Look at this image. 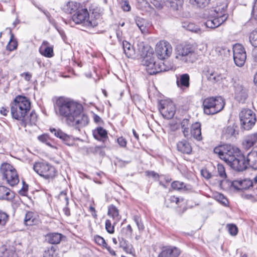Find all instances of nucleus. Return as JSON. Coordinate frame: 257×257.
I'll use <instances>...</instances> for the list:
<instances>
[{
	"mask_svg": "<svg viewBox=\"0 0 257 257\" xmlns=\"http://www.w3.org/2000/svg\"><path fill=\"white\" fill-rule=\"evenodd\" d=\"M14 196V193L9 188L4 186H0V200L10 201Z\"/></svg>",
	"mask_w": 257,
	"mask_h": 257,
	"instance_id": "obj_22",
	"label": "nucleus"
},
{
	"mask_svg": "<svg viewBox=\"0 0 257 257\" xmlns=\"http://www.w3.org/2000/svg\"><path fill=\"white\" fill-rule=\"evenodd\" d=\"M89 15L86 9L83 8L81 6L72 16V20L76 24H83L85 25L87 20L89 19Z\"/></svg>",
	"mask_w": 257,
	"mask_h": 257,
	"instance_id": "obj_12",
	"label": "nucleus"
},
{
	"mask_svg": "<svg viewBox=\"0 0 257 257\" xmlns=\"http://www.w3.org/2000/svg\"><path fill=\"white\" fill-rule=\"evenodd\" d=\"M0 257H18L15 247L13 246H4L0 251Z\"/></svg>",
	"mask_w": 257,
	"mask_h": 257,
	"instance_id": "obj_23",
	"label": "nucleus"
},
{
	"mask_svg": "<svg viewBox=\"0 0 257 257\" xmlns=\"http://www.w3.org/2000/svg\"><path fill=\"white\" fill-rule=\"evenodd\" d=\"M156 54L160 60H164L168 58L172 52L171 45L166 41H161L158 42L156 46Z\"/></svg>",
	"mask_w": 257,
	"mask_h": 257,
	"instance_id": "obj_8",
	"label": "nucleus"
},
{
	"mask_svg": "<svg viewBox=\"0 0 257 257\" xmlns=\"http://www.w3.org/2000/svg\"><path fill=\"white\" fill-rule=\"evenodd\" d=\"M207 79L212 83H217L219 82L222 77L220 74L214 71L208 72L207 74Z\"/></svg>",
	"mask_w": 257,
	"mask_h": 257,
	"instance_id": "obj_37",
	"label": "nucleus"
},
{
	"mask_svg": "<svg viewBox=\"0 0 257 257\" xmlns=\"http://www.w3.org/2000/svg\"><path fill=\"white\" fill-rule=\"evenodd\" d=\"M233 60L235 65L238 67H242L246 60V52L243 46L239 44L233 45Z\"/></svg>",
	"mask_w": 257,
	"mask_h": 257,
	"instance_id": "obj_9",
	"label": "nucleus"
},
{
	"mask_svg": "<svg viewBox=\"0 0 257 257\" xmlns=\"http://www.w3.org/2000/svg\"><path fill=\"white\" fill-rule=\"evenodd\" d=\"M117 142L120 147L124 148L126 147L127 144L126 140L122 137H119L117 139Z\"/></svg>",
	"mask_w": 257,
	"mask_h": 257,
	"instance_id": "obj_58",
	"label": "nucleus"
},
{
	"mask_svg": "<svg viewBox=\"0 0 257 257\" xmlns=\"http://www.w3.org/2000/svg\"><path fill=\"white\" fill-rule=\"evenodd\" d=\"M91 17H94L95 20H98L100 18V13L97 11V10H93L91 16Z\"/></svg>",
	"mask_w": 257,
	"mask_h": 257,
	"instance_id": "obj_62",
	"label": "nucleus"
},
{
	"mask_svg": "<svg viewBox=\"0 0 257 257\" xmlns=\"http://www.w3.org/2000/svg\"><path fill=\"white\" fill-rule=\"evenodd\" d=\"M0 173L3 180H5L10 186H14L19 182L17 171L11 164H3L0 168Z\"/></svg>",
	"mask_w": 257,
	"mask_h": 257,
	"instance_id": "obj_6",
	"label": "nucleus"
},
{
	"mask_svg": "<svg viewBox=\"0 0 257 257\" xmlns=\"http://www.w3.org/2000/svg\"><path fill=\"white\" fill-rule=\"evenodd\" d=\"M232 186L236 190H243L253 186L252 182L250 179L236 180L232 181Z\"/></svg>",
	"mask_w": 257,
	"mask_h": 257,
	"instance_id": "obj_19",
	"label": "nucleus"
},
{
	"mask_svg": "<svg viewBox=\"0 0 257 257\" xmlns=\"http://www.w3.org/2000/svg\"><path fill=\"white\" fill-rule=\"evenodd\" d=\"M180 253V250L175 246H164L158 257H177Z\"/></svg>",
	"mask_w": 257,
	"mask_h": 257,
	"instance_id": "obj_15",
	"label": "nucleus"
},
{
	"mask_svg": "<svg viewBox=\"0 0 257 257\" xmlns=\"http://www.w3.org/2000/svg\"><path fill=\"white\" fill-rule=\"evenodd\" d=\"M176 84L177 86L182 89L188 88L190 86V76L189 74L185 73L178 76Z\"/></svg>",
	"mask_w": 257,
	"mask_h": 257,
	"instance_id": "obj_21",
	"label": "nucleus"
},
{
	"mask_svg": "<svg viewBox=\"0 0 257 257\" xmlns=\"http://www.w3.org/2000/svg\"><path fill=\"white\" fill-rule=\"evenodd\" d=\"M56 175V170L55 168L50 165L48 166V169L46 170L45 175L43 177L46 179L53 178Z\"/></svg>",
	"mask_w": 257,
	"mask_h": 257,
	"instance_id": "obj_39",
	"label": "nucleus"
},
{
	"mask_svg": "<svg viewBox=\"0 0 257 257\" xmlns=\"http://www.w3.org/2000/svg\"><path fill=\"white\" fill-rule=\"evenodd\" d=\"M39 52L46 57H52L54 56L53 46L50 45L48 42L44 41L39 48Z\"/></svg>",
	"mask_w": 257,
	"mask_h": 257,
	"instance_id": "obj_20",
	"label": "nucleus"
},
{
	"mask_svg": "<svg viewBox=\"0 0 257 257\" xmlns=\"http://www.w3.org/2000/svg\"><path fill=\"white\" fill-rule=\"evenodd\" d=\"M252 56L254 62L257 63V48H254L252 51Z\"/></svg>",
	"mask_w": 257,
	"mask_h": 257,
	"instance_id": "obj_63",
	"label": "nucleus"
},
{
	"mask_svg": "<svg viewBox=\"0 0 257 257\" xmlns=\"http://www.w3.org/2000/svg\"><path fill=\"white\" fill-rule=\"evenodd\" d=\"M43 257H59L56 247L51 246L48 248L44 253Z\"/></svg>",
	"mask_w": 257,
	"mask_h": 257,
	"instance_id": "obj_41",
	"label": "nucleus"
},
{
	"mask_svg": "<svg viewBox=\"0 0 257 257\" xmlns=\"http://www.w3.org/2000/svg\"><path fill=\"white\" fill-rule=\"evenodd\" d=\"M160 111L164 116L167 119L172 118L175 112V107L173 103H169L166 105L162 104L161 107L160 108Z\"/></svg>",
	"mask_w": 257,
	"mask_h": 257,
	"instance_id": "obj_16",
	"label": "nucleus"
},
{
	"mask_svg": "<svg viewBox=\"0 0 257 257\" xmlns=\"http://www.w3.org/2000/svg\"><path fill=\"white\" fill-rule=\"evenodd\" d=\"M227 7L226 3L222 0L219 2V5H217L213 10L210 11L209 16L205 23L206 27L210 29H215L222 23L227 19L228 16L225 14Z\"/></svg>",
	"mask_w": 257,
	"mask_h": 257,
	"instance_id": "obj_4",
	"label": "nucleus"
},
{
	"mask_svg": "<svg viewBox=\"0 0 257 257\" xmlns=\"http://www.w3.org/2000/svg\"><path fill=\"white\" fill-rule=\"evenodd\" d=\"M17 47V43L16 41H13L12 39L8 44L7 48L10 51H13Z\"/></svg>",
	"mask_w": 257,
	"mask_h": 257,
	"instance_id": "obj_55",
	"label": "nucleus"
},
{
	"mask_svg": "<svg viewBox=\"0 0 257 257\" xmlns=\"http://www.w3.org/2000/svg\"><path fill=\"white\" fill-rule=\"evenodd\" d=\"M122 47L124 53L127 57L132 58L135 55V50L129 42L126 41H123L122 42Z\"/></svg>",
	"mask_w": 257,
	"mask_h": 257,
	"instance_id": "obj_31",
	"label": "nucleus"
},
{
	"mask_svg": "<svg viewBox=\"0 0 257 257\" xmlns=\"http://www.w3.org/2000/svg\"><path fill=\"white\" fill-rule=\"evenodd\" d=\"M172 188L176 190L182 191L188 189L187 186L182 182L174 181L171 184Z\"/></svg>",
	"mask_w": 257,
	"mask_h": 257,
	"instance_id": "obj_40",
	"label": "nucleus"
},
{
	"mask_svg": "<svg viewBox=\"0 0 257 257\" xmlns=\"http://www.w3.org/2000/svg\"><path fill=\"white\" fill-rule=\"evenodd\" d=\"M94 137L96 139H99V137L101 138H105L107 137V133L105 130L101 127H99L96 131L93 133Z\"/></svg>",
	"mask_w": 257,
	"mask_h": 257,
	"instance_id": "obj_38",
	"label": "nucleus"
},
{
	"mask_svg": "<svg viewBox=\"0 0 257 257\" xmlns=\"http://www.w3.org/2000/svg\"><path fill=\"white\" fill-rule=\"evenodd\" d=\"M239 150L230 145L225 144V149L223 160L233 170L237 171H243L245 170L244 156L238 155Z\"/></svg>",
	"mask_w": 257,
	"mask_h": 257,
	"instance_id": "obj_3",
	"label": "nucleus"
},
{
	"mask_svg": "<svg viewBox=\"0 0 257 257\" xmlns=\"http://www.w3.org/2000/svg\"><path fill=\"white\" fill-rule=\"evenodd\" d=\"M31 109V102L26 97L18 95L11 103V112L12 117L17 119L22 120L24 127L27 125L31 126V118L27 120L25 116L30 112Z\"/></svg>",
	"mask_w": 257,
	"mask_h": 257,
	"instance_id": "obj_2",
	"label": "nucleus"
},
{
	"mask_svg": "<svg viewBox=\"0 0 257 257\" xmlns=\"http://www.w3.org/2000/svg\"><path fill=\"white\" fill-rule=\"evenodd\" d=\"M216 199L224 206H227L228 201L227 199L221 194H218L216 196Z\"/></svg>",
	"mask_w": 257,
	"mask_h": 257,
	"instance_id": "obj_52",
	"label": "nucleus"
},
{
	"mask_svg": "<svg viewBox=\"0 0 257 257\" xmlns=\"http://www.w3.org/2000/svg\"><path fill=\"white\" fill-rule=\"evenodd\" d=\"M225 149V144L216 147L214 149V153L218 155L219 157L223 160V157L224 156V152Z\"/></svg>",
	"mask_w": 257,
	"mask_h": 257,
	"instance_id": "obj_46",
	"label": "nucleus"
},
{
	"mask_svg": "<svg viewBox=\"0 0 257 257\" xmlns=\"http://www.w3.org/2000/svg\"><path fill=\"white\" fill-rule=\"evenodd\" d=\"M143 64L146 67V70L150 75H154L162 71H166L163 68V65L157 64L154 58L149 56H146L143 60Z\"/></svg>",
	"mask_w": 257,
	"mask_h": 257,
	"instance_id": "obj_10",
	"label": "nucleus"
},
{
	"mask_svg": "<svg viewBox=\"0 0 257 257\" xmlns=\"http://www.w3.org/2000/svg\"><path fill=\"white\" fill-rule=\"evenodd\" d=\"M134 220L136 222L139 230L143 231L145 229V226L141 218L138 215H135L134 216Z\"/></svg>",
	"mask_w": 257,
	"mask_h": 257,
	"instance_id": "obj_45",
	"label": "nucleus"
},
{
	"mask_svg": "<svg viewBox=\"0 0 257 257\" xmlns=\"http://www.w3.org/2000/svg\"><path fill=\"white\" fill-rule=\"evenodd\" d=\"M257 143V133L246 136L243 141V145L246 149H249Z\"/></svg>",
	"mask_w": 257,
	"mask_h": 257,
	"instance_id": "obj_26",
	"label": "nucleus"
},
{
	"mask_svg": "<svg viewBox=\"0 0 257 257\" xmlns=\"http://www.w3.org/2000/svg\"><path fill=\"white\" fill-rule=\"evenodd\" d=\"M79 3L74 2H69L62 8L63 11L68 14H74L80 8Z\"/></svg>",
	"mask_w": 257,
	"mask_h": 257,
	"instance_id": "obj_27",
	"label": "nucleus"
},
{
	"mask_svg": "<svg viewBox=\"0 0 257 257\" xmlns=\"http://www.w3.org/2000/svg\"><path fill=\"white\" fill-rule=\"evenodd\" d=\"M49 165L43 163H36L33 165V170L40 176L43 177L45 171L48 169Z\"/></svg>",
	"mask_w": 257,
	"mask_h": 257,
	"instance_id": "obj_30",
	"label": "nucleus"
},
{
	"mask_svg": "<svg viewBox=\"0 0 257 257\" xmlns=\"http://www.w3.org/2000/svg\"><path fill=\"white\" fill-rule=\"evenodd\" d=\"M217 171L219 176L222 179V180H221L218 181V182L220 183V184L221 185V183L223 182V179H225L226 177V174L225 173V168L224 166L221 164H218Z\"/></svg>",
	"mask_w": 257,
	"mask_h": 257,
	"instance_id": "obj_44",
	"label": "nucleus"
},
{
	"mask_svg": "<svg viewBox=\"0 0 257 257\" xmlns=\"http://www.w3.org/2000/svg\"><path fill=\"white\" fill-rule=\"evenodd\" d=\"M176 148L178 152L183 154L190 155L192 151L191 144L185 139L179 141L176 144Z\"/></svg>",
	"mask_w": 257,
	"mask_h": 257,
	"instance_id": "obj_17",
	"label": "nucleus"
},
{
	"mask_svg": "<svg viewBox=\"0 0 257 257\" xmlns=\"http://www.w3.org/2000/svg\"><path fill=\"white\" fill-rule=\"evenodd\" d=\"M244 163L245 169L249 165L254 170H257V151H252L247 154L246 157L244 156Z\"/></svg>",
	"mask_w": 257,
	"mask_h": 257,
	"instance_id": "obj_18",
	"label": "nucleus"
},
{
	"mask_svg": "<svg viewBox=\"0 0 257 257\" xmlns=\"http://www.w3.org/2000/svg\"><path fill=\"white\" fill-rule=\"evenodd\" d=\"M201 130V124L199 122H195L191 126L190 134L196 140L201 141L202 139Z\"/></svg>",
	"mask_w": 257,
	"mask_h": 257,
	"instance_id": "obj_25",
	"label": "nucleus"
},
{
	"mask_svg": "<svg viewBox=\"0 0 257 257\" xmlns=\"http://www.w3.org/2000/svg\"><path fill=\"white\" fill-rule=\"evenodd\" d=\"M50 131L52 134H54V135L55 137L61 139L66 144L68 145H69V142L71 140V136L64 133L60 129L50 128Z\"/></svg>",
	"mask_w": 257,
	"mask_h": 257,
	"instance_id": "obj_24",
	"label": "nucleus"
},
{
	"mask_svg": "<svg viewBox=\"0 0 257 257\" xmlns=\"http://www.w3.org/2000/svg\"><path fill=\"white\" fill-rule=\"evenodd\" d=\"M120 4L124 11L128 12L131 10V6L127 0H121Z\"/></svg>",
	"mask_w": 257,
	"mask_h": 257,
	"instance_id": "obj_54",
	"label": "nucleus"
},
{
	"mask_svg": "<svg viewBox=\"0 0 257 257\" xmlns=\"http://www.w3.org/2000/svg\"><path fill=\"white\" fill-rule=\"evenodd\" d=\"M228 231L230 235L235 236L237 234L238 229L237 226L234 224H229L228 225Z\"/></svg>",
	"mask_w": 257,
	"mask_h": 257,
	"instance_id": "obj_53",
	"label": "nucleus"
},
{
	"mask_svg": "<svg viewBox=\"0 0 257 257\" xmlns=\"http://www.w3.org/2000/svg\"><path fill=\"white\" fill-rule=\"evenodd\" d=\"M169 200L171 202H175L176 204L179 202V198L175 196H171Z\"/></svg>",
	"mask_w": 257,
	"mask_h": 257,
	"instance_id": "obj_64",
	"label": "nucleus"
},
{
	"mask_svg": "<svg viewBox=\"0 0 257 257\" xmlns=\"http://www.w3.org/2000/svg\"><path fill=\"white\" fill-rule=\"evenodd\" d=\"M38 139L41 142L46 143L49 141V138L48 135L44 134L38 136Z\"/></svg>",
	"mask_w": 257,
	"mask_h": 257,
	"instance_id": "obj_60",
	"label": "nucleus"
},
{
	"mask_svg": "<svg viewBox=\"0 0 257 257\" xmlns=\"http://www.w3.org/2000/svg\"><path fill=\"white\" fill-rule=\"evenodd\" d=\"M94 239L96 243L100 245H102L103 246L107 245V243L104 238L100 236H95Z\"/></svg>",
	"mask_w": 257,
	"mask_h": 257,
	"instance_id": "obj_57",
	"label": "nucleus"
},
{
	"mask_svg": "<svg viewBox=\"0 0 257 257\" xmlns=\"http://www.w3.org/2000/svg\"><path fill=\"white\" fill-rule=\"evenodd\" d=\"M249 41L252 46L257 47V30H254L250 34Z\"/></svg>",
	"mask_w": 257,
	"mask_h": 257,
	"instance_id": "obj_47",
	"label": "nucleus"
},
{
	"mask_svg": "<svg viewBox=\"0 0 257 257\" xmlns=\"http://www.w3.org/2000/svg\"><path fill=\"white\" fill-rule=\"evenodd\" d=\"M215 51L220 56H227L229 53V50L223 47H216Z\"/></svg>",
	"mask_w": 257,
	"mask_h": 257,
	"instance_id": "obj_48",
	"label": "nucleus"
},
{
	"mask_svg": "<svg viewBox=\"0 0 257 257\" xmlns=\"http://www.w3.org/2000/svg\"><path fill=\"white\" fill-rule=\"evenodd\" d=\"M202 176L206 179H209L213 178L214 175L211 174L207 169H202L201 171Z\"/></svg>",
	"mask_w": 257,
	"mask_h": 257,
	"instance_id": "obj_56",
	"label": "nucleus"
},
{
	"mask_svg": "<svg viewBox=\"0 0 257 257\" xmlns=\"http://www.w3.org/2000/svg\"><path fill=\"white\" fill-rule=\"evenodd\" d=\"M182 133L185 138H188L190 136L189 126L190 123L188 119H183L180 122Z\"/></svg>",
	"mask_w": 257,
	"mask_h": 257,
	"instance_id": "obj_36",
	"label": "nucleus"
},
{
	"mask_svg": "<svg viewBox=\"0 0 257 257\" xmlns=\"http://www.w3.org/2000/svg\"><path fill=\"white\" fill-rule=\"evenodd\" d=\"M225 105L223 99L221 96L210 97L203 102L204 112L207 115L216 114L221 111Z\"/></svg>",
	"mask_w": 257,
	"mask_h": 257,
	"instance_id": "obj_5",
	"label": "nucleus"
},
{
	"mask_svg": "<svg viewBox=\"0 0 257 257\" xmlns=\"http://www.w3.org/2000/svg\"><path fill=\"white\" fill-rule=\"evenodd\" d=\"M32 212L28 211L27 212L24 219V223L26 225H32Z\"/></svg>",
	"mask_w": 257,
	"mask_h": 257,
	"instance_id": "obj_51",
	"label": "nucleus"
},
{
	"mask_svg": "<svg viewBox=\"0 0 257 257\" xmlns=\"http://www.w3.org/2000/svg\"><path fill=\"white\" fill-rule=\"evenodd\" d=\"M9 215L0 209V227L4 226L9 220Z\"/></svg>",
	"mask_w": 257,
	"mask_h": 257,
	"instance_id": "obj_43",
	"label": "nucleus"
},
{
	"mask_svg": "<svg viewBox=\"0 0 257 257\" xmlns=\"http://www.w3.org/2000/svg\"><path fill=\"white\" fill-rule=\"evenodd\" d=\"M252 14L255 19H257V0L255 1L252 8Z\"/></svg>",
	"mask_w": 257,
	"mask_h": 257,
	"instance_id": "obj_61",
	"label": "nucleus"
},
{
	"mask_svg": "<svg viewBox=\"0 0 257 257\" xmlns=\"http://www.w3.org/2000/svg\"><path fill=\"white\" fill-rule=\"evenodd\" d=\"M108 215L114 220L113 224H116L121 219L118 209L113 205H110L108 207Z\"/></svg>",
	"mask_w": 257,
	"mask_h": 257,
	"instance_id": "obj_28",
	"label": "nucleus"
},
{
	"mask_svg": "<svg viewBox=\"0 0 257 257\" xmlns=\"http://www.w3.org/2000/svg\"><path fill=\"white\" fill-rule=\"evenodd\" d=\"M211 0H189L190 3L194 6L200 8H204L207 6Z\"/></svg>",
	"mask_w": 257,
	"mask_h": 257,
	"instance_id": "obj_42",
	"label": "nucleus"
},
{
	"mask_svg": "<svg viewBox=\"0 0 257 257\" xmlns=\"http://www.w3.org/2000/svg\"><path fill=\"white\" fill-rule=\"evenodd\" d=\"M183 4V0H165V5L173 11H179Z\"/></svg>",
	"mask_w": 257,
	"mask_h": 257,
	"instance_id": "obj_29",
	"label": "nucleus"
},
{
	"mask_svg": "<svg viewBox=\"0 0 257 257\" xmlns=\"http://www.w3.org/2000/svg\"><path fill=\"white\" fill-rule=\"evenodd\" d=\"M105 229L106 231L110 234L113 233L114 232V225H112L110 220L107 219L105 221Z\"/></svg>",
	"mask_w": 257,
	"mask_h": 257,
	"instance_id": "obj_50",
	"label": "nucleus"
},
{
	"mask_svg": "<svg viewBox=\"0 0 257 257\" xmlns=\"http://www.w3.org/2000/svg\"><path fill=\"white\" fill-rule=\"evenodd\" d=\"M136 24L143 34H146L148 33V30L147 28L148 23L144 19L137 17L136 19Z\"/></svg>",
	"mask_w": 257,
	"mask_h": 257,
	"instance_id": "obj_34",
	"label": "nucleus"
},
{
	"mask_svg": "<svg viewBox=\"0 0 257 257\" xmlns=\"http://www.w3.org/2000/svg\"><path fill=\"white\" fill-rule=\"evenodd\" d=\"M88 122L89 119L87 115L83 112V110H81L79 113L74 116L72 123L68 125L79 128L86 126Z\"/></svg>",
	"mask_w": 257,
	"mask_h": 257,
	"instance_id": "obj_14",
	"label": "nucleus"
},
{
	"mask_svg": "<svg viewBox=\"0 0 257 257\" xmlns=\"http://www.w3.org/2000/svg\"><path fill=\"white\" fill-rule=\"evenodd\" d=\"M62 235L58 233H52L48 234L46 239L51 244H58L62 239Z\"/></svg>",
	"mask_w": 257,
	"mask_h": 257,
	"instance_id": "obj_33",
	"label": "nucleus"
},
{
	"mask_svg": "<svg viewBox=\"0 0 257 257\" xmlns=\"http://www.w3.org/2000/svg\"><path fill=\"white\" fill-rule=\"evenodd\" d=\"M241 128L249 131L254 125L256 122L255 114L249 109H243L239 113Z\"/></svg>",
	"mask_w": 257,
	"mask_h": 257,
	"instance_id": "obj_7",
	"label": "nucleus"
},
{
	"mask_svg": "<svg viewBox=\"0 0 257 257\" xmlns=\"http://www.w3.org/2000/svg\"><path fill=\"white\" fill-rule=\"evenodd\" d=\"M98 22L97 21V20H89L88 19H87L85 25L86 26H90L92 27H94L98 25Z\"/></svg>",
	"mask_w": 257,
	"mask_h": 257,
	"instance_id": "obj_59",
	"label": "nucleus"
},
{
	"mask_svg": "<svg viewBox=\"0 0 257 257\" xmlns=\"http://www.w3.org/2000/svg\"><path fill=\"white\" fill-rule=\"evenodd\" d=\"M151 3L156 9H161L165 5V0H151Z\"/></svg>",
	"mask_w": 257,
	"mask_h": 257,
	"instance_id": "obj_49",
	"label": "nucleus"
},
{
	"mask_svg": "<svg viewBox=\"0 0 257 257\" xmlns=\"http://www.w3.org/2000/svg\"><path fill=\"white\" fill-rule=\"evenodd\" d=\"M194 54L191 47L188 46H180L177 48L176 58L185 63L192 62L191 57Z\"/></svg>",
	"mask_w": 257,
	"mask_h": 257,
	"instance_id": "obj_11",
	"label": "nucleus"
},
{
	"mask_svg": "<svg viewBox=\"0 0 257 257\" xmlns=\"http://www.w3.org/2000/svg\"><path fill=\"white\" fill-rule=\"evenodd\" d=\"M54 108L57 115L65 118L67 124L72 123L74 116L83 110L81 104L63 97L57 99Z\"/></svg>",
	"mask_w": 257,
	"mask_h": 257,
	"instance_id": "obj_1",
	"label": "nucleus"
},
{
	"mask_svg": "<svg viewBox=\"0 0 257 257\" xmlns=\"http://www.w3.org/2000/svg\"><path fill=\"white\" fill-rule=\"evenodd\" d=\"M182 27L189 31L198 34H201L203 32L200 28L194 23L187 22L184 23L182 25Z\"/></svg>",
	"mask_w": 257,
	"mask_h": 257,
	"instance_id": "obj_32",
	"label": "nucleus"
},
{
	"mask_svg": "<svg viewBox=\"0 0 257 257\" xmlns=\"http://www.w3.org/2000/svg\"><path fill=\"white\" fill-rule=\"evenodd\" d=\"M235 99L240 103H244L248 97V89L239 83L234 84Z\"/></svg>",
	"mask_w": 257,
	"mask_h": 257,
	"instance_id": "obj_13",
	"label": "nucleus"
},
{
	"mask_svg": "<svg viewBox=\"0 0 257 257\" xmlns=\"http://www.w3.org/2000/svg\"><path fill=\"white\" fill-rule=\"evenodd\" d=\"M236 135V130L233 126H228L224 128L222 132V137L226 140L229 139L232 137H234Z\"/></svg>",
	"mask_w": 257,
	"mask_h": 257,
	"instance_id": "obj_35",
	"label": "nucleus"
}]
</instances>
